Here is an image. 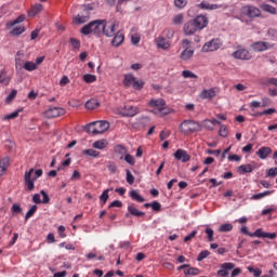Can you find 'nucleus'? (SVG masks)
Listing matches in <instances>:
<instances>
[{
	"mask_svg": "<svg viewBox=\"0 0 277 277\" xmlns=\"http://www.w3.org/2000/svg\"><path fill=\"white\" fill-rule=\"evenodd\" d=\"M116 31V23L107 22L106 19H95L84 25L80 32L83 36H106V38H114Z\"/></svg>",
	"mask_w": 277,
	"mask_h": 277,
	"instance_id": "1",
	"label": "nucleus"
},
{
	"mask_svg": "<svg viewBox=\"0 0 277 277\" xmlns=\"http://www.w3.org/2000/svg\"><path fill=\"white\" fill-rule=\"evenodd\" d=\"M32 174H34V169H30L29 171H26L24 175V183L26 185L27 192H34V189H36V185L34 184V182L38 181V179L42 176L43 171L42 169H38L35 171L34 177H31Z\"/></svg>",
	"mask_w": 277,
	"mask_h": 277,
	"instance_id": "2",
	"label": "nucleus"
},
{
	"mask_svg": "<svg viewBox=\"0 0 277 277\" xmlns=\"http://www.w3.org/2000/svg\"><path fill=\"white\" fill-rule=\"evenodd\" d=\"M180 131L184 135H190L192 133L202 131V126L196 120H184L180 126Z\"/></svg>",
	"mask_w": 277,
	"mask_h": 277,
	"instance_id": "3",
	"label": "nucleus"
},
{
	"mask_svg": "<svg viewBox=\"0 0 277 277\" xmlns=\"http://www.w3.org/2000/svg\"><path fill=\"white\" fill-rule=\"evenodd\" d=\"M148 106L153 108V114H161L162 116L170 114V109H168V105L163 98H153L148 102Z\"/></svg>",
	"mask_w": 277,
	"mask_h": 277,
	"instance_id": "4",
	"label": "nucleus"
},
{
	"mask_svg": "<svg viewBox=\"0 0 277 277\" xmlns=\"http://www.w3.org/2000/svg\"><path fill=\"white\" fill-rule=\"evenodd\" d=\"M108 130H109L108 121H95L87 126V131L88 133H91V135H101Z\"/></svg>",
	"mask_w": 277,
	"mask_h": 277,
	"instance_id": "5",
	"label": "nucleus"
},
{
	"mask_svg": "<svg viewBox=\"0 0 277 277\" xmlns=\"http://www.w3.org/2000/svg\"><path fill=\"white\" fill-rule=\"evenodd\" d=\"M144 80H137L133 74H126L123 78V85L126 88H133L134 90H142L144 88Z\"/></svg>",
	"mask_w": 277,
	"mask_h": 277,
	"instance_id": "6",
	"label": "nucleus"
},
{
	"mask_svg": "<svg viewBox=\"0 0 277 277\" xmlns=\"http://www.w3.org/2000/svg\"><path fill=\"white\" fill-rule=\"evenodd\" d=\"M15 68L16 70L24 68V70H27L28 72H34V70H38V65L31 61H27L23 65L21 58H15Z\"/></svg>",
	"mask_w": 277,
	"mask_h": 277,
	"instance_id": "7",
	"label": "nucleus"
},
{
	"mask_svg": "<svg viewBox=\"0 0 277 277\" xmlns=\"http://www.w3.org/2000/svg\"><path fill=\"white\" fill-rule=\"evenodd\" d=\"M140 114V108L137 106L126 105L119 110V116L123 118H133Z\"/></svg>",
	"mask_w": 277,
	"mask_h": 277,
	"instance_id": "8",
	"label": "nucleus"
},
{
	"mask_svg": "<svg viewBox=\"0 0 277 277\" xmlns=\"http://www.w3.org/2000/svg\"><path fill=\"white\" fill-rule=\"evenodd\" d=\"M222 47V41L220 39H212L203 44L201 51L202 53H211L217 51Z\"/></svg>",
	"mask_w": 277,
	"mask_h": 277,
	"instance_id": "9",
	"label": "nucleus"
},
{
	"mask_svg": "<svg viewBox=\"0 0 277 277\" xmlns=\"http://www.w3.org/2000/svg\"><path fill=\"white\" fill-rule=\"evenodd\" d=\"M241 13L248 18H259L261 16V10L256 6L246 5L241 8Z\"/></svg>",
	"mask_w": 277,
	"mask_h": 277,
	"instance_id": "10",
	"label": "nucleus"
},
{
	"mask_svg": "<svg viewBox=\"0 0 277 277\" xmlns=\"http://www.w3.org/2000/svg\"><path fill=\"white\" fill-rule=\"evenodd\" d=\"M66 109L62 107H50L48 110H45L44 116L45 118H60V116H65Z\"/></svg>",
	"mask_w": 277,
	"mask_h": 277,
	"instance_id": "11",
	"label": "nucleus"
},
{
	"mask_svg": "<svg viewBox=\"0 0 277 277\" xmlns=\"http://www.w3.org/2000/svg\"><path fill=\"white\" fill-rule=\"evenodd\" d=\"M230 269H235V263L226 262L221 264V267L216 274L217 276H221V277H228L230 274Z\"/></svg>",
	"mask_w": 277,
	"mask_h": 277,
	"instance_id": "12",
	"label": "nucleus"
},
{
	"mask_svg": "<svg viewBox=\"0 0 277 277\" xmlns=\"http://www.w3.org/2000/svg\"><path fill=\"white\" fill-rule=\"evenodd\" d=\"M217 96V89H205L200 92L199 98L202 101H211V98H215Z\"/></svg>",
	"mask_w": 277,
	"mask_h": 277,
	"instance_id": "13",
	"label": "nucleus"
},
{
	"mask_svg": "<svg viewBox=\"0 0 277 277\" xmlns=\"http://www.w3.org/2000/svg\"><path fill=\"white\" fill-rule=\"evenodd\" d=\"M193 22H195V25L199 31H202L207 25H209V17L206 15H197Z\"/></svg>",
	"mask_w": 277,
	"mask_h": 277,
	"instance_id": "14",
	"label": "nucleus"
},
{
	"mask_svg": "<svg viewBox=\"0 0 277 277\" xmlns=\"http://www.w3.org/2000/svg\"><path fill=\"white\" fill-rule=\"evenodd\" d=\"M250 237H260L262 239H276V233H265L263 228H258L254 233L250 234Z\"/></svg>",
	"mask_w": 277,
	"mask_h": 277,
	"instance_id": "15",
	"label": "nucleus"
},
{
	"mask_svg": "<svg viewBox=\"0 0 277 277\" xmlns=\"http://www.w3.org/2000/svg\"><path fill=\"white\" fill-rule=\"evenodd\" d=\"M235 60H252V54L246 49H240L232 54Z\"/></svg>",
	"mask_w": 277,
	"mask_h": 277,
	"instance_id": "16",
	"label": "nucleus"
},
{
	"mask_svg": "<svg viewBox=\"0 0 277 277\" xmlns=\"http://www.w3.org/2000/svg\"><path fill=\"white\" fill-rule=\"evenodd\" d=\"M173 157L177 159V161H182V163H187L189 159H192V156L187 154L185 149H177L174 154Z\"/></svg>",
	"mask_w": 277,
	"mask_h": 277,
	"instance_id": "17",
	"label": "nucleus"
},
{
	"mask_svg": "<svg viewBox=\"0 0 277 277\" xmlns=\"http://www.w3.org/2000/svg\"><path fill=\"white\" fill-rule=\"evenodd\" d=\"M196 31H199V30H198V27L196 26V23L194 22V19H190L187 23H185L184 34L186 36H194V34H196Z\"/></svg>",
	"mask_w": 277,
	"mask_h": 277,
	"instance_id": "18",
	"label": "nucleus"
},
{
	"mask_svg": "<svg viewBox=\"0 0 277 277\" xmlns=\"http://www.w3.org/2000/svg\"><path fill=\"white\" fill-rule=\"evenodd\" d=\"M198 8L200 10H220V8H223V10H226L228 8L226 4H211L207 1H201L200 4H198Z\"/></svg>",
	"mask_w": 277,
	"mask_h": 277,
	"instance_id": "19",
	"label": "nucleus"
},
{
	"mask_svg": "<svg viewBox=\"0 0 277 277\" xmlns=\"http://www.w3.org/2000/svg\"><path fill=\"white\" fill-rule=\"evenodd\" d=\"M90 21V11L84 10V14H78L75 19L74 23L76 25H83V23H88Z\"/></svg>",
	"mask_w": 277,
	"mask_h": 277,
	"instance_id": "20",
	"label": "nucleus"
},
{
	"mask_svg": "<svg viewBox=\"0 0 277 277\" xmlns=\"http://www.w3.org/2000/svg\"><path fill=\"white\" fill-rule=\"evenodd\" d=\"M215 124H222V122L216 119H205L201 123V127L207 129V131H213V129H215Z\"/></svg>",
	"mask_w": 277,
	"mask_h": 277,
	"instance_id": "21",
	"label": "nucleus"
},
{
	"mask_svg": "<svg viewBox=\"0 0 277 277\" xmlns=\"http://www.w3.org/2000/svg\"><path fill=\"white\" fill-rule=\"evenodd\" d=\"M128 211L129 213L126 214V217H130V215H134V217H144L145 215V213L137 210L133 203L128 206Z\"/></svg>",
	"mask_w": 277,
	"mask_h": 277,
	"instance_id": "22",
	"label": "nucleus"
},
{
	"mask_svg": "<svg viewBox=\"0 0 277 277\" xmlns=\"http://www.w3.org/2000/svg\"><path fill=\"white\" fill-rule=\"evenodd\" d=\"M113 41L111 44L113 47H120V44H122L124 42V34L122 31H117V34L115 32V35H113Z\"/></svg>",
	"mask_w": 277,
	"mask_h": 277,
	"instance_id": "23",
	"label": "nucleus"
},
{
	"mask_svg": "<svg viewBox=\"0 0 277 277\" xmlns=\"http://www.w3.org/2000/svg\"><path fill=\"white\" fill-rule=\"evenodd\" d=\"M251 49L256 52L267 51V49H269V43L263 42V41H258V42L251 44Z\"/></svg>",
	"mask_w": 277,
	"mask_h": 277,
	"instance_id": "24",
	"label": "nucleus"
},
{
	"mask_svg": "<svg viewBox=\"0 0 277 277\" xmlns=\"http://www.w3.org/2000/svg\"><path fill=\"white\" fill-rule=\"evenodd\" d=\"M10 168V157H4L0 160V176H3Z\"/></svg>",
	"mask_w": 277,
	"mask_h": 277,
	"instance_id": "25",
	"label": "nucleus"
},
{
	"mask_svg": "<svg viewBox=\"0 0 277 277\" xmlns=\"http://www.w3.org/2000/svg\"><path fill=\"white\" fill-rule=\"evenodd\" d=\"M272 154V147H261L258 151L256 155L260 157V159H267L269 155Z\"/></svg>",
	"mask_w": 277,
	"mask_h": 277,
	"instance_id": "26",
	"label": "nucleus"
},
{
	"mask_svg": "<svg viewBox=\"0 0 277 277\" xmlns=\"http://www.w3.org/2000/svg\"><path fill=\"white\" fill-rule=\"evenodd\" d=\"M98 107H101V103L96 98H91L85 103L87 109H98Z\"/></svg>",
	"mask_w": 277,
	"mask_h": 277,
	"instance_id": "27",
	"label": "nucleus"
},
{
	"mask_svg": "<svg viewBox=\"0 0 277 277\" xmlns=\"http://www.w3.org/2000/svg\"><path fill=\"white\" fill-rule=\"evenodd\" d=\"M238 172L240 174H250L254 172V167H252V164H242L238 167Z\"/></svg>",
	"mask_w": 277,
	"mask_h": 277,
	"instance_id": "28",
	"label": "nucleus"
},
{
	"mask_svg": "<svg viewBox=\"0 0 277 277\" xmlns=\"http://www.w3.org/2000/svg\"><path fill=\"white\" fill-rule=\"evenodd\" d=\"M43 5L42 4H35L29 11H28V15L29 16H37V14H40L43 10Z\"/></svg>",
	"mask_w": 277,
	"mask_h": 277,
	"instance_id": "29",
	"label": "nucleus"
},
{
	"mask_svg": "<svg viewBox=\"0 0 277 277\" xmlns=\"http://www.w3.org/2000/svg\"><path fill=\"white\" fill-rule=\"evenodd\" d=\"M181 60H183V62H189V60H192V57H194V50H184L181 55H180Z\"/></svg>",
	"mask_w": 277,
	"mask_h": 277,
	"instance_id": "30",
	"label": "nucleus"
},
{
	"mask_svg": "<svg viewBox=\"0 0 277 277\" xmlns=\"http://www.w3.org/2000/svg\"><path fill=\"white\" fill-rule=\"evenodd\" d=\"M82 155H85L87 157H101V151L98 150H95L93 148H90V149H83L82 150Z\"/></svg>",
	"mask_w": 277,
	"mask_h": 277,
	"instance_id": "31",
	"label": "nucleus"
},
{
	"mask_svg": "<svg viewBox=\"0 0 277 277\" xmlns=\"http://www.w3.org/2000/svg\"><path fill=\"white\" fill-rule=\"evenodd\" d=\"M130 198H132V200H136V202H144L146 199H144V197H142V195H140V193L135 189L130 192Z\"/></svg>",
	"mask_w": 277,
	"mask_h": 277,
	"instance_id": "32",
	"label": "nucleus"
},
{
	"mask_svg": "<svg viewBox=\"0 0 277 277\" xmlns=\"http://www.w3.org/2000/svg\"><path fill=\"white\" fill-rule=\"evenodd\" d=\"M157 47H158V49H170V43H168L167 41H166V38H163V37H158L157 38Z\"/></svg>",
	"mask_w": 277,
	"mask_h": 277,
	"instance_id": "33",
	"label": "nucleus"
},
{
	"mask_svg": "<svg viewBox=\"0 0 277 277\" xmlns=\"http://www.w3.org/2000/svg\"><path fill=\"white\" fill-rule=\"evenodd\" d=\"M107 141L105 140H100V141H95L93 143V148H96L97 150H103L105 148H107Z\"/></svg>",
	"mask_w": 277,
	"mask_h": 277,
	"instance_id": "34",
	"label": "nucleus"
},
{
	"mask_svg": "<svg viewBox=\"0 0 277 277\" xmlns=\"http://www.w3.org/2000/svg\"><path fill=\"white\" fill-rule=\"evenodd\" d=\"M272 194H274V190H266L264 193H259L255 194L251 197V200H261L263 198H265V196H272Z\"/></svg>",
	"mask_w": 277,
	"mask_h": 277,
	"instance_id": "35",
	"label": "nucleus"
},
{
	"mask_svg": "<svg viewBox=\"0 0 277 277\" xmlns=\"http://www.w3.org/2000/svg\"><path fill=\"white\" fill-rule=\"evenodd\" d=\"M25 21V15H19L16 19L8 22L6 27L8 29L14 27V25H18L19 23H23Z\"/></svg>",
	"mask_w": 277,
	"mask_h": 277,
	"instance_id": "36",
	"label": "nucleus"
},
{
	"mask_svg": "<svg viewBox=\"0 0 277 277\" xmlns=\"http://www.w3.org/2000/svg\"><path fill=\"white\" fill-rule=\"evenodd\" d=\"M261 10H263V12H267L268 14L277 13L276 8L272 6L271 4H261Z\"/></svg>",
	"mask_w": 277,
	"mask_h": 277,
	"instance_id": "37",
	"label": "nucleus"
},
{
	"mask_svg": "<svg viewBox=\"0 0 277 277\" xmlns=\"http://www.w3.org/2000/svg\"><path fill=\"white\" fill-rule=\"evenodd\" d=\"M233 230V224L225 223L219 227V233H230Z\"/></svg>",
	"mask_w": 277,
	"mask_h": 277,
	"instance_id": "38",
	"label": "nucleus"
},
{
	"mask_svg": "<svg viewBox=\"0 0 277 277\" xmlns=\"http://www.w3.org/2000/svg\"><path fill=\"white\" fill-rule=\"evenodd\" d=\"M206 235H207V239L208 241L212 242L215 241V232H213V229L211 227H207L205 230Z\"/></svg>",
	"mask_w": 277,
	"mask_h": 277,
	"instance_id": "39",
	"label": "nucleus"
},
{
	"mask_svg": "<svg viewBox=\"0 0 277 277\" xmlns=\"http://www.w3.org/2000/svg\"><path fill=\"white\" fill-rule=\"evenodd\" d=\"M36 211H38V206L34 205L31 206V208L27 211L26 215H25V220L27 222V220H29L30 217H34V214L36 213Z\"/></svg>",
	"mask_w": 277,
	"mask_h": 277,
	"instance_id": "40",
	"label": "nucleus"
},
{
	"mask_svg": "<svg viewBox=\"0 0 277 277\" xmlns=\"http://www.w3.org/2000/svg\"><path fill=\"white\" fill-rule=\"evenodd\" d=\"M182 77H184V79H198V76L189 70H183Z\"/></svg>",
	"mask_w": 277,
	"mask_h": 277,
	"instance_id": "41",
	"label": "nucleus"
},
{
	"mask_svg": "<svg viewBox=\"0 0 277 277\" xmlns=\"http://www.w3.org/2000/svg\"><path fill=\"white\" fill-rule=\"evenodd\" d=\"M21 34H25L24 26L15 27L11 30V36H21Z\"/></svg>",
	"mask_w": 277,
	"mask_h": 277,
	"instance_id": "42",
	"label": "nucleus"
},
{
	"mask_svg": "<svg viewBox=\"0 0 277 277\" xmlns=\"http://www.w3.org/2000/svg\"><path fill=\"white\" fill-rule=\"evenodd\" d=\"M82 79L85 83H94V81H96V76L92 74H87L82 77Z\"/></svg>",
	"mask_w": 277,
	"mask_h": 277,
	"instance_id": "43",
	"label": "nucleus"
},
{
	"mask_svg": "<svg viewBox=\"0 0 277 277\" xmlns=\"http://www.w3.org/2000/svg\"><path fill=\"white\" fill-rule=\"evenodd\" d=\"M248 272H250V274H253L254 277H260L261 274H263V271H261V268H254L252 266H248Z\"/></svg>",
	"mask_w": 277,
	"mask_h": 277,
	"instance_id": "44",
	"label": "nucleus"
},
{
	"mask_svg": "<svg viewBox=\"0 0 277 277\" xmlns=\"http://www.w3.org/2000/svg\"><path fill=\"white\" fill-rule=\"evenodd\" d=\"M219 126H221L220 131H219V135L221 137H228V129L226 128V126H224L222 123L219 124Z\"/></svg>",
	"mask_w": 277,
	"mask_h": 277,
	"instance_id": "45",
	"label": "nucleus"
},
{
	"mask_svg": "<svg viewBox=\"0 0 277 277\" xmlns=\"http://www.w3.org/2000/svg\"><path fill=\"white\" fill-rule=\"evenodd\" d=\"M100 200H102L103 205H107V200H109V189H106L102 193Z\"/></svg>",
	"mask_w": 277,
	"mask_h": 277,
	"instance_id": "46",
	"label": "nucleus"
},
{
	"mask_svg": "<svg viewBox=\"0 0 277 277\" xmlns=\"http://www.w3.org/2000/svg\"><path fill=\"white\" fill-rule=\"evenodd\" d=\"M175 8H179V10H183V8L187 6V0H174Z\"/></svg>",
	"mask_w": 277,
	"mask_h": 277,
	"instance_id": "47",
	"label": "nucleus"
},
{
	"mask_svg": "<svg viewBox=\"0 0 277 277\" xmlns=\"http://www.w3.org/2000/svg\"><path fill=\"white\" fill-rule=\"evenodd\" d=\"M210 254L211 252L209 250H203L199 253L197 261H205V259H207Z\"/></svg>",
	"mask_w": 277,
	"mask_h": 277,
	"instance_id": "48",
	"label": "nucleus"
},
{
	"mask_svg": "<svg viewBox=\"0 0 277 277\" xmlns=\"http://www.w3.org/2000/svg\"><path fill=\"white\" fill-rule=\"evenodd\" d=\"M69 42H70L72 49H80L81 48V41H79L77 38H70Z\"/></svg>",
	"mask_w": 277,
	"mask_h": 277,
	"instance_id": "49",
	"label": "nucleus"
},
{
	"mask_svg": "<svg viewBox=\"0 0 277 277\" xmlns=\"http://www.w3.org/2000/svg\"><path fill=\"white\" fill-rule=\"evenodd\" d=\"M106 168L110 172V174H116L118 172V167L114 162H108Z\"/></svg>",
	"mask_w": 277,
	"mask_h": 277,
	"instance_id": "50",
	"label": "nucleus"
},
{
	"mask_svg": "<svg viewBox=\"0 0 277 277\" xmlns=\"http://www.w3.org/2000/svg\"><path fill=\"white\" fill-rule=\"evenodd\" d=\"M141 40H142V37L140 36V34L136 32V34L131 35L132 44L137 45V44H140Z\"/></svg>",
	"mask_w": 277,
	"mask_h": 277,
	"instance_id": "51",
	"label": "nucleus"
},
{
	"mask_svg": "<svg viewBox=\"0 0 277 277\" xmlns=\"http://www.w3.org/2000/svg\"><path fill=\"white\" fill-rule=\"evenodd\" d=\"M126 180H127V183L129 185H133V183H135V176H133V174L131 173L130 170H127V177H126Z\"/></svg>",
	"mask_w": 277,
	"mask_h": 277,
	"instance_id": "52",
	"label": "nucleus"
},
{
	"mask_svg": "<svg viewBox=\"0 0 277 277\" xmlns=\"http://www.w3.org/2000/svg\"><path fill=\"white\" fill-rule=\"evenodd\" d=\"M17 94H18V91L12 90L11 93L6 96L5 102L6 103H12V101H14V98H16Z\"/></svg>",
	"mask_w": 277,
	"mask_h": 277,
	"instance_id": "53",
	"label": "nucleus"
},
{
	"mask_svg": "<svg viewBox=\"0 0 277 277\" xmlns=\"http://www.w3.org/2000/svg\"><path fill=\"white\" fill-rule=\"evenodd\" d=\"M272 114H276L274 108L265 109L262 113H258L255 116H272Z\"/></svg>",
	"mask_w": 277,
	"mask_h": 277,
	"instance_id": "54",
	"label": "nucleus"
},
{
	"mask_svg": "<svg viewBox=\"0 0 277 277\" xmlns=\"http://www.w3.org/2000/svg\"><path fill=\"white\" fill-rule=\"evenodd\" d=\"M115 151L119 155H127V147H124L123 145H117L115 146Z\"/></svg>",
	"mask_w": 277,
	"mask_h": 277,
	"instance_id": "55",
	"label": "nucleus"
},
{
	"mask_svg": "<svg viewBox=\"0 0 277 277\" xmlns=\"http://www.w3.org/2000/svg\"><path fill=\"white\" fill-rule=\"evenodd\" d=\"M183 14H177L173 17V24L174 25H183Z\"/></svg>",
	"mask_w": 277,
	"mask_h": 277,
	"instance_id": "56",
	"label": "nucleus"
},
{
	"mask_svg": "<svg viewBox=\"0 0 277 277\" xmlns=\"http://www.w3.org/2000/svg\"><path fill=\"white\" fill-rule=\"evenodd\" d=\"M19 111L16 110L14 113H11L10 115H6L2 118V120H14V118H18Z\"/></svg>",
	"mask_w": 277,
	"mask_h": 277,
	"instance_id": "57",
	"label": "nucleus"
},
{
	"mask_svg": "<svg viewBox=\"0 0 277 277\" xmlns=\"http://www.w3.org/2000/svg\"><path fill=\"white\" fill-rule=\"evenodd\" d=\"M124 161H127V163L130 166H135V158H133L131 154H126Z\"/></svg>",
	"mask_w": 277,
	"mask_h": 277,
	"instance_id": "58",
	"label": "nucleus"
},
{
	"mask_svg": "<svg viewBox=\"0 0 277 277\" xmlns=\"http://www.w3.org/2000/svg\"><path fill=\"white\" fill-rule=\"evenodd\" d=\"M263 83L264 85H275L277 88V78H268Z\"/></svg>",
	"mask_w": 277,
	"mask_h": 277,
	"instance_id": "59",
	"label": "nucleus"
},
{
	"mask_svg": "<svg viewBox=\"0 0 277 277\" xmlns=\"http://www.w3.org/2000/svg\"><path fill=\"white\" fill-rule=\"evenodd\" d=\"M11 211H13V213H23V208H21L18 203H13Z\"/></svg>",
	"mask_w": 277,
	"mask_h": 277,
	"instance_id": "60",
	"label": "nucleus"
},
{
	"mask_svg": "<svg viewBox=\"0 0 277 277\" xmlns=\"http://www.w3.org/2000/svg\"><path fill=\"white\" fill-rule=\"evenodd\" d=\"M57 233H58L61 239L66 238V235H65V233H66V227H64V225L58 226Z\"/></svg>",
	"mask_w": 277,
	"mask_h": 277,
	"instance_id": "61",
	"label": "nucleus"
},
{
	"mask_svg": "<svg viewBox=\"0 0 277 277\" xmlns=\"http://www.w3.org/2000/svg\"><path fill=\"white\" fill-rule=\"evenodd\" d=\"M151 209H153V211H156V212L161 211V203H159V201H153Z\"/></svg>",
	"mask_w": 277,
	"mask_h": 277,
	"instance_id": "62",
	"label": "nucleus"
},
{
	"mask_svg": "<svg viewBox=\"0 0 277 277\" xmlns=\"http://www.w3.org/2000/svg\"><path fill=\"white\" fill-rule=\"evenodd\" d=\"M70 181H81V173L77 170L74 171Z\"/></svg>",
	"mask_w": 277,
	"mask_h": 277,
	"instance_id": "63",
	"label": "nucleus"
},
{
	"mask_svg": "<svg viewBox=\"0 0 277 277\" xmlns=\"http://www.w3.org/2000/svg\"><path fill=\"white\" fill-rule=\"evenodd\" d=\"M267 176H277V167L268 169Z\"/></svg>",
	"mask_w": 277,
	"mask_h": 277,
	"instance_id": "64",
	"label": "nucleus"
}]
</instances>
